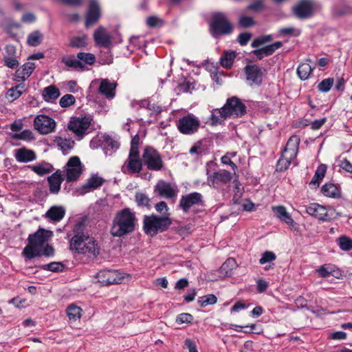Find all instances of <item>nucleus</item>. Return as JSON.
I'll return each mask as SVG.
<instances>
[{"instance_id": "63", "label": "nucleus", "mask_w": 352, "mask_h": 352, "mask_svg": "<svg viewBox=\"0 0 352 352\" xmlns=\"http://www.w3.org/2000/svg\"><path fill=\"white\" fill-rule=\"evenodd\" d=\"M269 283L264 279H258L256 280V287L258 293L264 292L268 287Z\"/></svg>"}, {"instance_id": "53", "label": "nucleus", "mask_w": 352, "mask_h": 352, "mask_svg": "<svg viewBox=\"0 0 352 352\" xmlns=\"http://www.w3.org/2000/svg\"><path fill=\"white\" fill-rule=\"evenodd\" d=\"M273 39V37L271 34L265 35L258 38H255L251 45L252 47H258L266 43L270 42Z\"/></svg>"}, {"instance_id": "20", "label": "nucleus", "mask_w": 352, "mask_h": 352, "mask_svg": "<svg viewBox=\"0 0 352 352\" xmlns=\"http://www.w3.org/2000/svg\"><path fill=\"white\" fill-rule=\"evenodd\" d=\"M155 191L160 197L172 199L177 195V189L168 182L160 180L155 186Z\"/></svg>"}, {"instance_id": "25", "label": "nucleus", "mask_w": 352, "mask_h": 352, "mask_svg": "<svg viewBox=\"0 0 352 352\" xmlns=\"http://www.w3.org/2000/svg\"><path fill=\"white\" fill-rule=\"evenodd\" d=\"M300 138L298 135H292L288 140L283 153L287 155L289 158H296L298 152Z\"/></svg>"}, {"instance_id": "56", "label": "nucleus", "mask_w": 352, "mask_h": 352, "mask_svg": "<svg viewBox=\"0 0 352 352\" xmlns=\"http://www.w3.org/2000/svg\"><path fill=\"white\" fill-rule=\"evenodd\" d=\"M193 317L191 314L187 313H182L179 314L176 318V322L179 324H188L192 322Z\"/></svg>"}, {"instance_id": "13", "label": "nucleus", "mask_w": 352, "mask_h": 352, "mask_svg": "<svg viewBox=\"0 0 352 352\" xmlns=\"http://www.w3.org/2000/svg\"><path fill=\"white\" fill-rule=\"evenodd\" d=\"M142 162L139 153L129 152L128 158L122 166V171L125 174L139 173L142 169Z\"/></svg>"}, {"instance_id": "45", "label": "nucleus", "mask_w": 352, "mask_h": 352, "mask_svg": "<svg viewBox=\"0 0 352 352\" xmlns=\"http://www.w3.org/2000/svg\"><path fill=\"white\" fill-rule=\"evenodd\" d=\"M338 243L340 248L343 251L352 250V239L345 235L340 236L338 239Z\"/></svg>"}, {"instance_id": "52", "label": "nucleus", "mask_w": 352, "mask_h": 352, "mask_svg": "<svg viewBox=\"0 0 352 352\" xmlns=\"http://www.w3.org/2000/svg\"><path fill=\"white\" fill-rule=\"evenodd\" d=\"M283 45L282 42L276 41L270 45L263 47L264 54L267 56L272 55L276 50L280 48Z\"/></svg>"}, {"instance_id": "44", "label": "nucleus", "mask_w": 352, "mask_h": 352, "mask_svg": "<svg viewBox=\"0 0 352 352\" xmlns=\"http://www.w3.org/2000/svg\"><path fill=\"white\" fill-rule=\"evenodd\" d=\"M43 34L38 31H34L28 36V43L31 46H38L43 40Z\"/></svg>"}, {"instance_id": "57", "label": "nucleus", "mask_w": 352, "mask_h": 352, "mask_svg": "<svg viewBox=\"0 0 352 352\" xmlns=\"http://www.w3.org/2000/svg\"><path fill=\"white\" fill-rule=\"evenodd\" d=\"M276 258V256L274 252L270 251H266L262 254V256L259 259V263L263 265L266 263L274 261Z\"/></svg>"}, {"instance_id": "37", "label": "nucleus", "mask_w": 352, "mask_h": 352, "mask_svg": "<svg viewBox=\"0 0 352 352\" xmlns=\"http://www.w3.org/2000/svg\"><path fill=\"white\" fill-rule=\"evenodd\" d=\"M56 142L60 147L63 154H67L74 145V141L70 139L63 138L60 137H58L56 139Z\"/></svg>"}, {"instance_id": "38", "label": "nucleus", "mask_w": 352, "mask_h": 352, "mask_svg": "<svg viewBox=\"0 0 352 352\" xmlns=\"http://www.w3.org/2000/svg\"><path fill=\"white\" fill-rule=\"evenodd\" d=\"M67 316L70 321H76L82 316V309L75 305H70L67 309Z\"/></svg>"}, {"instance_id": "51", "label": "nucleus", "mask_w": 352, "mask_h": 352, "mask_svg": "<svg viewBox=\"0 0 352 352\" xmlns=\"http://www.w3.org/2000/svg\"><path fill=\"white\" fill-rule=\"evenodd\" d=\"M13 138L16 140H23L25 141H30L34 139L33 133L30 130H23L19 133L13 135Z\"/></svg>"}, {"instance_id": "42", "label": "nucleus", "mask_w": 352, "mask_h": 352, "mask_svg": "<svg viewBox=\"0 0 352 352\" xmlns=\"http://www.w3.org/2000/svg\"><path fill=\"white\" fill-rule=\"evenodd\" d=\"M62 62L68 67L77 69H82L84 65L79 59L74 57H64L62 59Z\"/></svg>"}, {"instance_id": "1", "label": "nucleus", "mask_w": 352, "mask_h": 352, "mask_svg": "<svg viewBox=\"0 0 352 352\" xmlns=\"http://www.w3.org/2000/svg\"><path fill=\"white\" fill-rule=\"evenodd\" d=\"M52 235V232L42 228L30 234L28 238V245L24 248L22 255L26 260H31L41 255L46 256L54 255V248L47 243Z\"/></svg>"}, {"instance_id": "46", "label": "nucleus", "mask_w": 352, "mask_h": 352, "mask_svg": "<svg viewBox=\"0 0 352 352\" xmlns=\"http://www.w3.org/2000/svg\"><path fill=\"white\" fill-rule=\"evenodd\" d=\"M76 57L82 62L83 65L85 64L91 65L96 61V57L91 53L79 52Z\"/></svg>"}, {"instance_id": "59", "label": "nucleus", "mask_w": 352, "mask_h": 352, "mask_svg": "<svg viewBox=\"0 0 352 352\" xmlns=\"http://www.w3.org/2000/svg\"><path fill=\"white\" fill-rule=\"evenodd\" d=\"M4 65L10 69H14L19 65V61L12 56H5L3 58Z\"/></svg>"}, {"instance_id": "10", "label": "nucleus", "mask_w": 352, "mask_h": 352, "mask_svg": "<svg viewBox=\"0 0 352 352\" xmlns=\"http://www.w3.org/2000/svg\"><path fill=\"white\" fill-rule=\"evenodd\" d=\"M204 199L202 194L194 192L182 196L179 202V207L185 212L188 213L190 209L196 206H203Z\"/></svg>"}, {"instance_id": "22", "label": "nucleus", "mask_w": 352, "mask_h": 352, "mask_svg": "<svg viewBox=\"0 0 352 352\" xmlns=\"http://www.w3.org/2000/svg\"><path fill=\"white\" fill-rule=\"evenodd\" d=\"M14 158L18 162L28 163L34 161L36 159V155L33 150L28 149L26 147H22L15 149L13 151Z\"/></svg>"}, {"instance_id": "58", "label": "nucleus", "mask_w": 352, "mask_h": 352, "mask_svg": "<svg viewBox=\"0 0 352 352\" xmlns=\"http://www.w3.org/2000/svg\"><path fill=\"white\" fill-rule=\"evenodd\" d=\"M239 25L243 28H249L254 25V21L251 16H242L239 21Z\"/></svg>"}, {"instance_id": "14", "label": "nucleus", "mask_w": 352, "mask_h": 352, "mask_svg": "<svg viewBox=\"0 0 352 352\" xmlns=\"http://www.w3.org/2000/svg\"><path fill=\"white\" fill-rule=\"evenodd\" d=\"M34 127L41 134H48L54 131L56 122L52 118L41 114L34 118Z\"/></svg>"}, {"instance_id": "39", "label": "nucleus", "mask_w": 352, "mask_h": 352, "mask_svg": "<svg viewBox=\"0 0 352 352\" xmlns=\"http://www.w3.org/2000/svg\"><path fill=\"white\" fill-rule=\"evenodd\" d=\"M236 57V53L233 51L226 52L220 58L221 65L225 68H230Z\"/></svg>"}, {"instance_id": "36", "label": "nucleus", "mask_w": 352, "mask_h": 352, "mask_svg": "<svg viewBox=\"0 0 352 352\" xmlns=\"http://www.w3.org/2000/svg\"><path fill=\"white\" fill-rule=\"evenodd\" d=\"M223 108L215 109L211 111L210 121L212 125H217L223 122L228 116L224 113Z\"/></svg>"}, {"instance_id": "3", "label": "nucleus", "mask_w": 352, "mask_h": 352, "mask_svg": "<svg viewBox=\"0 0 352 352\" xmlns=\"http://www.w3.org/2000/svg\"><path fill=\"white\" fill-rule=\"evenodd\" d=\"M137 218L129 208L118 211L112 222L111 234L113 236L121 237L135 230Z\"/></svg>"}, {"instance_id": "28", "label": "nucleus", "mask_w": 352, "mask_h": 352, "mask_svg": "<svg viewBox=\"0 0 352 352\" xmlns=\"http://www.w3.org/2000/svg\"><path fill=\"white\" fill-rule=\"evenodd\" d=\"M273 212L275 213L276 217L281 221L285 223L288 226H293L294 223L292 216L287 212L286 208L283 206H272Z\"/></svg>"}, {"instance_id": "4", "label": "nucleus", "mask_w": 352, "mask_h": 352, "mask_svg": "<svg viewBox=\"0 0 352 352\" xmlns=\"http://www.w3.org/2000/svg\"><path fill=\"white\" fill-rule=\"evenodd\" d=\"M171 223L168 216L146 215L144 217L143 229L147 235L154 236L157 233L166 230Z\"/></svg>"}, {"instance_id": "2", "label": "nucleus", "mask_w": 352, "mask_h": 352, "mask_svg": "<svg viewBox=\"0 0 352 352\" xmlns=\"http://www.w3.org/2000/svg\"><path fill=\"white\" fill-rule=\"evenodd\" d=\"M85 225L78 222L74 226V236L70 241V249L88 258H96L100 253V247L94 238L85 232Z\"/></svg>"}, {"instance_id": "47", "label": "nucleus", "mask_w": 352, "mask_h": 352, "mask_svg": "<svg viewBox=\"0 0 352 352\" xmlns=\"http://www.w3.org/2000/svg\"><path fill=\"white\" fill-rule=\"evenodd\" d=\"M217 298L214 294H208L199 298L198 304L201 307H205L209 305H214L217 302Z\"/></svg>"}, {"instance_id": "61", "label": "nucleus", "mask_w": 352, "mask_h": 352, "mask_svg": "<svg viewBox=\"0 0 352 352\" xmlns=\"http://www.w3.org/2000/svg\"><path fill=\"white\" fill-rule=\"evenodd\" d=\"M139 144H140V137L138 134H136L133 137L131 142V153H139Z\"/></svg>"}, {"instance_id": "26", "label": "nucleus", "mask_w": 352, "mask_h": 352, "mask_svg": "<svg viewBox=\"0 0 352 352\" xmlns=\"http://www.w3.org/2000/svg\"><path fill=\"white\" fill-rule=\"evenodd\" d=\"M65 214V209L60 206H52L44 214V217L53 223L61 221Z\"/></svg>"}, {"instance_id": "34", "label": "nucleus", "mask_w": 352, "mask_h": 352, "mask_svg": "<svg viewBox=\"0 0 352 352\" xmlns=\"http://www.w3.org/2000/svg\"><path fill=\"white\" fill-rule=\"evenodd\" d=\"M321 191L324 196L331 198H339L341 194L340 188L331 183L323 185Z\"/></svg>"}, {"instance_id": "6", "label": "nucleus", "mask_w": 352, "mask_h": 352, "mask_svg": "<svg viewBox=\"0 0 352 352\" xmlns=\"http://www.w3.org/2000/svg\"><path fill=\"white\" fill-rule=\"evenodd\" d=\"M142 161L150 170L160 171L163 169L164 163L160 153L153 147L147 146L142 154Z\"/></svg>"}, {"instance_id": "24", "label": "nucleus", "mask_w": 352, "mask_h": 352, "mask_svg": "<svg viewBox=\"0 0 352 352\" xmlns=\"http://www.w3.org/2000/svg\"><path fill=\"white\" fill-rule=\"evenodd\" d=\"M94 38L98 46L109 47L111 44V35L107 32L103 27H100L95 30Z\"/></svg>"}, {"instance_id": "55", "label": "nucleus", "mask_w": 352, "mask_h": 352, "mask_svg": "<svg viewBox=\"0 0 352 352\" xmlns=\"http://www.w3.org/2000/svg\"><path fill=\"white\" fill-rule=\"evenodd\" d=\"M42 268L45 270H48V271L56 272H61L63 270L64 266L60 263L52 262L49 264L43 265L42 267Z\"/></svg>"}, {"instance_id": "41", "label": "nucleus", "mask_w": 352, "mask_h": 352, "mask_svg": "<svg viewBox=\"0 0 352 352\" xmlns=\"http://www.w3.org/2000/svg\"><path fill=\"white\" fill-rule=\"evenodd\" d=\"M294 158H289L287 155L282 153L281 157L277 162L276 170L278 171H283L288 168L290 166L292 160Z\"/></svg>"}, {"instance_id": "35", "label": "nucleus", "mask_w": 352, "mask_h": 352, "mask_svg": "<svg viewBox=\"0 0 352 352\" xmlns=\"http://www.w3.org/2000/svg\"><path fill=\"white\" fill-rule=\"evenodd\" d=\"M88 45V37L85 34L74 36L71 38L69 46L72 48H85Z\"/></svg>"}, {"instance_id": "12", "label": "nucleus", "mask_w": 352, "mask_h": 352, "mask_svg": "<svg viewBox=\"0 0 352 352\" xmlns=\"http://www.w3.org/2000/svg\"><path fill=\"white\" fill-rule=\"evenodd\" d=\"M244 72L248 85L256 87L262 84L264 72L259 66L248 65L245 67Z\"/></svg>"}, {"instance_id": "50", "label": "nucleus", "mask_w": 352, "mask_h": 352, "mask_svg": "<svg viewBox=\"0 0 352 352\" xmlns=\"http://www.w3.org/2000/svg\"><path fill=\"white\" fill-rule=\"evenodd\" d=\"M333 84V79L328 78L322 80L318 85V89L321 92H327L332 87Z\"/></svg>"}, {"instance_id": "17", "label": "nucleus", "mask_w": 352, "mask_h": 352, "mask_svg": "<svg viewBox=\"0 0 352 352\" xmlns=\"http://www.w3.org/2000/svg\"><path fill=\"white\" fill-rule=\"evenodd\" d=\"M104 182V179L97 174L92 175L87 179L85 184L76 188V193L78 195H84L100 188L103 184Z\"/></svg>"}, {"instance_id": "30", "label": "nucleus", "mask_w": 352, "mask_h": 352, "mask_svg": "<svg viewBox=\"0 0 352 352\" xmlns=\"http://www.w3.org/2000/svg\"><path fill=\"white\" fill-rule=\"evenodd\" d=\"M311 59H307L306 62L300 63L297 68V74L302 80L308 79L315 69V65H310Z\"/></svg>"}, {"instance_id": "23", "label": "nucleus", "mask_w": 352, "mask_h": 352, "mask_svg": "<svg viewBox=\"0 0 352 352\" xmlns=\"http://www.w3.org/2000/svg\"><path fill=\"white\" fill-rule=\"evenodd\" d=\"M100 16V12L98 2L96 0H91L86 15V27H89L95 23L99 19Z\"/></svg>"}, {"instance_id": "8", "label": "nucleus", "mask_w": 352, "mask_h": 352, "mask_svg": "<svg viewBox=\"0 0 352 352\" xmlns=\"http://www.w3.org/2000/svg\"><path fill=\"white\" fill-rule=\"evenodd\" d=\"M200 126L199 119L192 113L179 118L177 123L179 131L184 135H192L195 133Z\"/></svg>"}, {"instance_id": "48", "label": "nucleus", "mask_w": 352, "mask_h": 352, "mask_svg": "<svg viewBox=\"0 0 352 352\" xmlns=\"http://www.w3.org/2000/svg\"><path fill=\"white\" fill-rule=\"evenodd\" d=\"M23 90H24V85L22 84H19V85L15 86L14 87L10 88L8 91L7 95L8 97L11 98L12 100H16L21 96Z\"/></svg>"}, {"instance_id": "5", "label": "nucleus", "mask_w": 352, "mask_h": 352, "mask_svg": "<svg viewBox=\"0 0 352 352\" xmlns=\"http://www.w3.org/2000/svg\"><path fill=\"white\" fill-rule=\"evenodd\" d=\"M233 28L228 20L225 14L217 12L213 14L210 23V31L212 36L229 34L232 32Z\"/></svg>"}, {"instance_id": "31", "label": "nucleus", "mask_w": 352, "mask_h": 352, "mask_svg": "<svg viewBox=\"0 0 352 352\" xmlns=\"http://www.w3.org/2000/svg\"><path fill=\"white\" fill-rule=\"evenodd\" d=\"M47 180L50 184V192L57 194L60 190V185L63 180L61 173L57 171L49 177Z\"/></svg>"}, {"instance_id": "11", "label": "nucleus", "mask_w": 352, "mask_h": 352, "mask_svg": "<svg viewBox=\"0 0 352 352\" xmlns=\"http://www.w3.org/2000/svg\"><path fill=\"white\" fill-rule=\"evenodd\" d=\"M228 118L241 117L246 113L245 105L238 98L233 96L228 98L223 107Z\"/></svg>"}, {"instance_id": "40", "label": "nucleus", "mask_w": 352, "mask_h": 352, "mask_svg": "<svg viewBox=\"0 0 352 352\" xmlns=\"http://www.w3.org/2000/svg\"><path fill=\"white\" fill-rule=\"evenodd\" d=\"M103 145L107 149L105 151L106 155H111V153L108 154V150L111 149L115 151L119 148L118 142L109 135H105L103 136Z\"/></svg>"}, {"instance_id": "62", "label": "nucleus", "mask_w": 352, "mask_h": 352, "mask_svg": "<svg viewBox=\"0 0 352 352\" xmlns=\"http://www.w3.org/2000/svg\"><path fill=\"white\" fill-rule=\"evenodd\" d=\"M251 36L250 33H241L238 36L237 41L241 46H245L250 40Z\"/></svg>"}, {"instance_id": "49", "label": "nucleus", "mask_w": 352, "mask_h": 352, "mask_svg": "<svg viewBox=\"0 0 352 352\" xmlns=\"http://www.w3.org/2000/svg\"><path fill=\"white\" fill-rule=\"evenodd\" d=\"M76 102L75 97L72 94L64 95L59 100V104L61 107L67 108Z\"/></svg>"}, {"instance_id": "7", "label": "nucleus", "mask_w": 352, "mask_h": 352, "mask_svg": "<svg viewBox=\"0 0 352 352\" xmlns=\"http://www.w3.org/2000/svg\"><path fill=\"white\" fill-rule=\"evenodd\" d=\"M91 122V119L87 116L72 117L68 125V129L72 131L79 140L83 138L87 133Z\"/></svg>"}, {"instance_id": "21", "label": "nucleus", "mask_w": 352, "mask_h": 352, "mask_svg": "<svg viewBox=\"0 0 352 352\" xmlns=\"http://www.w3.org/2000/svg\"><path fill=\"white\" fill-rule=\"evenodd\" d=\"M117 84L109 79H101L98 92L108 100H112L116 96Z\"/></svg>"}, {"instance_id": "29", "label": "nucleus", "mask_w": 352, "mask_h": 352, "mask_svg": "<svg viewBox=\"0 0 352 352\" xmlns=\"http://www.w3.org/2000/svg\"><path fill=\"white\" fill-rule=\"evenodd\" d=\"M59 89L55 85H50L42 91V97L45 102H54L60 96Z\"/></svg>"}, {"instance_id": "9", "label": "nucleus", "mask_w": 352, "mask_h": 352, "mask_svg": "<svg viewBox=\"0 0 352 352\" xmlns=\"http://www.w3.org/2000/svg\"><path fill=\"white\" fill-rule=\"evenodd\" d=\"M207 184L209 186L215 189H220L224 185L230 183L232 179V175L226 170H220L214 173L206 172Z\"/></svg>"}, {"instance_id": "32", "label": "nucleus", "mask_w": 352, "mask_h": 352, "mask_svg": "<svg viewBox=\"0 0 352 352\" xmlns=\"http://www.w3.org/2000/svg\"><path fill=\"white\" fill-rule=\"evenodd\" d=\"M29 168L39 176L45 175L53 170V166L46 162H42L36 165L29 166Z\"/></svg>"}, {"instance_id": "15", "label": "nucleus", "mask_w": 352, "mask_h": 352, "mask_svg": "<svg viewBox=\"0 0 352 352\" xmlns=\"http://www.w3.org/2000/svg\"><path fill=\"white\" fill-rule=\"evenodd\" d=\"M98 281L102 285L120 284L124 276L116 270H101L96 276Z\"/></svg>"}, {"instance_id": "60", "label": "nucleus", "mask_w": 352, "mask_h": 352, "mask_svg": "<svg viewBox=\"0 0 352 352\" xmlns=\"http://www.w3.org/2000/svg\"><path fill=\"white\" fill-rule=\"evenodd\" d=\"M320 276L325 278L332 273V266L330 265H324L317 270Z\"/></svg>"}, {"instance_id": "54", "label": "nucleus", "mask_w": 352, "mask_h": 352, "mask_svg": "<svg viewBox=\"0 0 352 352\" xmlns=\"http://www.w3.org/2000/svg\"><path fill=\"white\" fill-rule=\"evenodd\" d=\"M135 201L139 206H148L150 199L144 193L138 192L135 195Z\"/></svg>"}, {"instance_id": "64", "label": "nucleus", "mask_w": 352, "mask_h": 352, "mask_svg": "<svg viewBox=\"0 0 352 352\" xmlns=\"http://www.w3.org/2000/svg\"><path fill=\"white\" fill-rule=\"evenodd\" d=\"M155 210L164 214V216H168V206L164 201H160L155 205Z\"/></svg>"}, {"instance_id": "16", "label": "nucleus", "mask_w": 352, "mask_h": 352, "mask_svg": "<svg viewBox=\"0 0 352 352\" xmlns=\"http://www.w3.org/2000/svg\"><path fill=\"white\" fill-rule=\"evenodd\" d=\"M66 180L67 182L77 180L82 174V164L78 157H72L66 165Z\"/></svg>"}, {"instance_id": "19", "label": "nucleus", "mask_w": 352, "mask_h": 352, "mask_svg": "<svg viewBox=\"0 0 352 352\" xmlns=\"http://www.w3.org/2000/svg\"><path fill=\"white\" fill-rule=\"evenodd\" d=\"M295 16L299 19H307L313 13V3L309 0H302L293 8Z\"/></svg>"}, {"instance_id": "27", "label": "nucleus", "mask_w": 352, "mask_h": 352, "mask_svg": "<svg viewBox=\"0 0 352 352\" xmlns=\"http://www.w3.org/2000/svg\"><path fill=\"white\" fill-rule=\"evenodd\" d=\"M35 67L36 65L34 63L28 62L24 63L21 67L16 71L14 75L15 80L17 82L25 81L30 76Z\"/></svg>"}, {"instance_id": "18", "label": "nucleus", "mask_w": 352, "mask_h": 352, "mask_svg": "<svg viewBox=\"0 0 352 352\" xmlns=\"http://www.w3.org/2000/svg\"><path fill=\"white\" fill-rule=\"evenodd\" d=\"M306 212L311 216L322 221H329L331 217L328 214L326 207L317 203H312L306 207Z\"/></svg>"}, {"instance_id": "43", "label": "nucleus", "mask_w": 352, "mask_h": 352, "mask_svg": "<svg viewBox=\"0 0 352 352\" xmlns=\"http://www.w3.org/2000/svg\"><path fill=\"white\" fill-rule=\"evenodd\" d=\"M235 260L232 258H230L222 264L219 270L224 276H227L230 274L231 271L235 267Z\"/></svg>"}, {"instance_id": "33", "label": "nucleus", "mask_w": 352, "mask_h": 352, "mask_svg": "<svg viewBox=\"0 0 352 352\" xmlns=\"http://www.w3.org/2000/svg\"><path fill=\"white\" fill-rule=\"evenodd\" d=\"M327 171V166L325 164H320L316 169L314 177L309 182V186L317 188L319 186L320 182L324 178Z\"/></svg>"}]
</instances>
